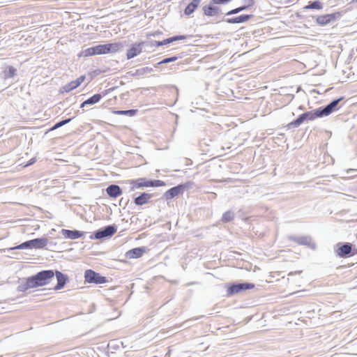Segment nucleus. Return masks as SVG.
Here are the masks:
<instances>
[{
  "label": "nucleus",
  "instance_id": "1",
  "mask_svg": "<svg viewBox=\"0 0 357 357\" xmlns=\"http://www.w3.org/2000/svg\"><path fill=\"white\" fill-rule=\"evenodd\" d=\"M54 276V272L52 270L43 271L36 275L28 278L26 281V288H36L48 284Z\"/></svg>",
  "mask_w": 357,
  "mask_h": 357
},
{
  "label": "nucleus",
  "instance_id": "2",
  "mask_svg": "<svg viewBox=\"0 0 357 357\" xmlns=\"http://www.w3.org/2000/svg\"><path fill=\"white\" fill-rule=\"evenodd\" d=\"M130 183L132 185V188H139L143 187H161L165 185V183L162 181H147L145 178H139L135 181H132Z\"/></svg>",
  "mask_w": 357,
  "mask_h": 357
},
{
  "label": "nucleus",
  "instance_id": "3",
  "mask_svg": "<svg viewBox=\"0 0 357 357\" xmlns=\"http://www.w3.org/2000/svg\"><path fill=\"white\" fill-rule=\"evenodd\" d=\"M85 281L88 283L104 284L107 282L105 277L100 275L99 273L93 270H86L84 273Z\"/></svg>",
  "mask_w": 357,
  "mask_h": 357
},
{
  "label": "nucleus",
  "instance_id": "4",
  "mask_svg": "<svg viewBox=\"0 0 357 357\" xmlns=\"http://www.w3.org/2000/svg\"><path fill=\"white\" fill-rule=\"evenodd\" d=\"M255 288V284L252 283H241L232 284L229 286L227 289V294L228 296H231L234 294H238L241 291L252 289Z\"/></svg>",
  "mask_w": 357,
  "mask_h": 357
},
{
  "label": "nucleus",
  "instance_id": "5",
  "mask_svg": "<svg viewBox=\"0 0 357 357\" xmlns=\"http://www.w3.org/2000/svg\"><path fill=\"white\" fill-rule=\"evenodd\" d=\"M202 11L204 15L209 17H219L223 14L220 8L216 4H213L212 1L208 5L203 6Z\"/></svg>",
  "mask_w": 357,
  "mask_h": 357
},
{
  "label": "nucleus",
  "instance_id": "6",
  "mask_svg": "<svg viewBox=\"0 0 357 357\" xmlns=\"http://www.w3.org/2000/svg\"><path fill=\"white\" fill-rule=\"evenodd\" d=\"M47 244V240L45 238H36L33 240H31L29 241H26L17 246L12 248L11 250L14 249H24L29 248L30 246H33L35 248H43Z\"/></svg>",
  "mask_w": 357,
  "mask_h": 357
},
{
  "label": "nucleus",
  "instance_id": "7",
  "mask_svg": "<svg viewBox=\"0 0 357 357\" xmlns=\"http://www.w3.org/2000/svg\"><path fill=\"white\" fill-rule=\"evenodd\" d=\"M317 118L314 112H307L300 115L296 120L289 123L288 127L294 126L298 127L304 122L305 120L307 119L312 121Z\"/></svg>",
  "mask_w": 357,
  "mask_h": 357
},
{
  "label": "nucleus",
  "instance_id": "8",
  "mask_svg": "<svg viewBox=\"0 0 357 357\" xmlns=\"http://www.w3.org/2000/svg\"><path fill=\"white\" fill-rule=\"evenodd\" d=\"M83 56L85 57L91 56L98 54H106V48L105 45H98L86 49L82 52Z\"/></svg>",
  "mask_w": 357,
  "mask_h": 357
},
{
  "label": "nucleus",
  "instance_id": "9",
  "mask_svg": "<svg viewBox=\"0 0 357 357\" xmlns=\"http://www.w3.org/2000/svg\"><path fill=\"white\" fill-rule=\"evenodd\" d=\"M85 79H86L85 75L79 76L78 78H77V79H75L74 81H71L69 83H68L67 84L64 85L61 88V92L62 93H64V92L69 93L71 91H73V89H77L82 83L84 82Z\"/></svg>",
  "mask_w": 357,
  "mask_h": 357
},
{
  "label": "nucleus",
  "instance_id": "10",
  "mask_svg": "<svg viewBox=\"0 0 357 357\" xmlns=\"http://www.w3.org/2000/svg\"><path fill=\"white\" fill-rule=\"evenodd\" d=\"M340 100V99L334 100L329 105H328L325 108H319L315 110L314 113L316 114L317 118L329 115L335 109V107L337 106Z\"/></svg>",
  "mask_w": 357,
  "mask_h": 357
},
{
  "label": "nucleus",
  "instance_id": "11",
  "mask_svg": "<svg viewBox=\"0 0 357 357\" xmlns=\"http://www.w3.org/2000/svg\"><path fill=\"white\" fill-rule=\"evenodd\" d=\"M143 42L133 44L127 51L126 56L128 59H130L139 55L142 51Z\"/></svg>",
  "mask_w": 357,
  "mask_h": 357
},
{
  "label": "nucleus",
  "instance_id": "12",
  "mask_svg": "<svg viewBox=\"0 0 357 357\" xmlns=\"http://www.w3.org/2000/svg\"><path fill=\"white\" fill-rule=\"evenodd\" d=\"M240 3L241 4V6L227 12L225 15L236 14L242 10H246L247 8L252 6L255 3V1L254 0H241Z\"/></svg>",
  "mask_w": 357,
  "mask_h": 357
},
{
  "label": "nucleus",
  "instance_id": "13",
  "mask_svg": "<svg viewBox=\"0 0 357 357\" xmlns=\"http://www.w3.org/2000/svg\"><path fill=\"white\" fill-rule=\"evenodd\" d=\"M252 15L243 14L238 17L233 18H223L220 20L218 22H245L248 20H250L252 18Z\"/></svg>",
  "mask_w": 357,
  "mask_h": 357
},
{
  "label": "nucleus",
  "instance_id": "14",
  "mask_svg": "<svg viewBox=\"0 0 357 357\" xmlns=\"http://www.w3.org/2000/svg\"><path fill=\"white\" fill-rule=\"evenodd\" d=\"M116 231V229L113 226H107L104 229L98 231L95 234V238L100 239L104 237L111 236Z\"/></svg>",
  "mask_w": 357,
  "mask_h": 357
},
{
  "label": "nucleus",
  "instance_id": "15",
  "mask_svg": "<svg viewBox=\"0 0 357 357\" xmlns=\"http://www.w3.org/2000/svg\"><path fill=\"white\" fill-rule=\"evenodd\" d=\"M61 233L65 238L77 239L84 236V232L77 230L62 229Z\"/></svg>",
  "mask_w": 357,
  "mask_h": 357
},
{
  "label": "nucleus",
  "instance_id": "16",
  "mask_svg": "<svg viewBox=\"0 0 357 357\" xmlns=\"http://www.w3.org/2000/svg\"><path fill=\"white\" fill-rule=\"evenodd\" d=\"M184 188H185V185H178L177 186L170 188L165 192L166 198L167 199H172L174 197L178 195L179 194H181L183 192Z\"/></svg>",
  "mask_w": 357,
  "mask_h": 357
},
{
  "label": "nucleus",
  "instance_id": "17",
  "mask_svg": "<svg viewBox=\"0 0 357 357\" xmlns=\"http://www.w3.org/2000/svg\"><path fill=\"white\" fill-rule=\"evenodd\" d=\"M54 275H56V279H57V284L54 287V290H59L63 288L65 286L66 281L68 280V278L66 275L63 274L62 273L59 271H56L54 273Z\"/></svg>",
  "mask_w": 357,
  "mask_h": 357
},
{
  "label": "nucleus",
  "instance_id": "18",
  "mask_svg": "<svg viewBox=\"0 0 357 357\" xmlns=\"http://www.w3.org/2000/svg\"><path fill=\"white\" fill-rule=\"evenodd\" d=\"M185 38H186V36H183V35L176 36H173V37L165 39L162 41H155L154 43V45L155 47H159V46H162V45H165L173 43L174 41L185 40Z\"/></svg>",
  "mask_w": 357,
  "mask_h": 357
},
{
  "label": "nucleus",
  "instance_id": "19",
  "mask_svg": "<svg viewBox=\"0 0 357 357\" xmlns=\"http://www.w3.org/2000/svg\"><path fill=\"white\" fill-rule=\"evenodd\" d=\"M352 252V246L350 243H346L337 248V255L340 257H344L346 255H350Z\"/></svg>",
  "mask_w": 357,
  "mask_h": 357
},
{
  "label": "nucleus",
  "instance_id": "20",
  "mask_svg": "<svg viewBox=\"0 0 357 357\" xmlns=\"http://www.w3.org/2000/svg\"><path fill=\"white\" fill-rule=\"evenodd\" d=\"M145 252L144 248H135L126 252V257L129 259H136L141 257Z\"/></svg>",
  "mask_w": 357,
  "mask_h": 357
},
{
  "label": "nucleus",
  "instance_id": "21",
  "mask_svg": "<svg viewBox=\"0 0 357 357\" xmlns=\"http://www.w3.org/2000/svg\"><path fill=\"white\" fill-rule=\"evenodd\" d=\"M107 193L112 197L116 198L122 193L121 189L119 185H111L106 189Z\"/></svg>",
  "mask_w": 357,
  "mask_h": 357
},
{
  "label": "nucleus",
  "instance_id": "22",
  "mask_svg": "<svg viewBox=\"0 0 357 357\" xmlns=\"http://www.w3.org/2000/svg\"><path fill=\"white\" fill-rule=\"evenodd\" d=\"M151 198V195L144 192L135 199V204L138 206L144 205Z\"/></svg>",
  "mask_w": 357,
  "mask_h": 357
},
{
  "label": "nucleus",
  "instance_id": "23",
  "mask_svg": "<svg viewBox=\"0 0 357 357\" xmlns=\"http://www.w3.org/2000/svg\"><path fill=\"white\" fill-rule=\"evenodd\" d=\"M122 47L123 45L121 43L105 44L106 54L117 52Z\"/></svg>",
  "mask_w": 357,
  "mask_h": 357
},
{
  "label": "nucleus",
  "instance_id": "24",
  "mask_svg": "<svg viewBox=\"0 0 357 357\" xmlns=\"http://www.w3.org/2000/svg\"><path fill=\"white\" fill-rule=\"evenodd\" d=\"M201 1L202 0H192V1L185 7L184 10V14L186 15L192 14L198 7Z\"/></svg>",
  "mask_w": 357,
  "mask_h": 357
},
{
  "label": "nucleus",
  "instance_id": "25",
  "mask_svg": "<svg viewBox=\"0 0 357 357\" xmlns=\"http://www.w3.org/2000/svg\"><path fill=\"white\" fill-rule=\"evenodd\" d=\"M102 98V96L99 93L95 94L89 99L86 100L81 104V107H84L86 105H93L98 102Z\"/></svg>",
  "mask_w": 357,
  "mask_h": 357
},
{
  "label": "nucleus",
  "instance_id": "26",
  "mask_svg": "<svg viewBox=\"0 0 357 357\" xmlns=\"http://www.w3.org/2000/svg\"><path fill=\"white\" fill-rule=\"evenodd\" d=\"M335 20V14H329L319 16L317 18L316 22H331Z\"/></svg>",
  "mask_w": 357,
  "mask_h": 357
},
{
  "label": "nucleus",
  "instance_id": "27",
  "mask_svg": "<svg viewBox=\"0 0 357 357\" xmlns=\"http://www.w3.org/2000/svg\"><path fill=\"white\" fill-rule=\"evenodd\" d=\"M137 109H129V110H116L113 111V113L115 114H121V115H128V116H134L137 114Z\"/></svg>",
  "mask_w": 357,
  "mask_h": 357
},
{
  "label": "nucleus",
  "instance_id": "28",
  "mask_svg": "<svg viewBox=\"0 0 357 357\" xmlns=\"http://www.w3.org/2000/svg\"><path fill=\"white\" fill-rule=\"evenodd\" d=\"M17 73V70L13 66H8L4 71L5 77L6 78L13 77Z\"/></svg>",
  "mask_w": 357,
  "mask_h": 357
},
{
  "label": "nucleus",
  "instance_id": "29",
  "mask_svg": "<svg viewBox=\"0 0 357 357\" xmlns=\"http://www.w3.org/2000/svg\"><path fill=\"white\" fill-rule=\"evenodd\" d=\"M305 9H321L322 8V3L319 1H314L310 3L305 7Z\"/></svg>",
  "mask_w": 357,
  "mask_h": 357
},
{
  "label": "nucleus",
  "instance_id": "30",
  "mask_svg": "<svg viewBox=\"0 0 357 357\" xmlns=\"http://www.w3.org/2000/svg\"><path fill=\"white\" fill-rule=\"evenodd\" d=\"M234 219V213L230 211H226L223 215H222V221L223 222H230L232 220Z\"/></svg>",
  "mask_w": 357,
  "mask_h": 357
},
{
  "label": "nucleus",
  "instance_id": "31",
  "mask_svg": "<svg viewBox=\"0 0 357 357\" xmlns=\"http://www.w3.org/2000/svg\"><path fill=\"white\" fill-rule=\"evenodd\" d=\"M71 121V119H66V120H63V121H61L57 123H56L51 129L50 130H56L64 125H66V123H69L70 121Z\"/></svg>",
  "mask_w": 357,
  "mask_h": 357
},
{
  "label": "nucleus",
  "instance_id": "32",
  "mask_svg": "<svg viewBox=\"0 0 357 357\" xmlns=\"http://www.w3.org/2000/svg\"><path fill=\"white\" fill-rule=\"evenodd\" d=\"M231 0H212L213 4H227Z\"/></svg>",
  "mask_w": 357,
  "mask_h": 357
},
{
  "label": "nucleus",
  "instance_id": "33",
  "mask_svg": "<svg viewBox=\"0 0 357 357\" xmlns=\"http://www.w3.org/2000/svg\"><path fill=\"white\" fill-rule=\"evenodd\" d=\"M176 59H177V58L176 56H173V57L165 59L160 63H169L172 61H174Z\"/></svg>",
  "mask_w": 357,
  "mask_h": 357
},
{
  "label": "nucleus",
  "instance_id": "34",
  "mask_svg": "<svg viewBox=\"0 0 357 357\" xmlns=\"http://www.w3.org/2000/svg\"><path fill=\"white\" fill-rule=\"evenodd\" d=\"M310 241V238H308L307 237H303V238H300L298 240V242L301 244H307Z\"/></svg>",
  "mask_w": 357,
  "mask_h": 357
},
{
  "label": "nucleus",
  "instance_id": "35",
  "mask_svg": "<svg viewBox=\"0 0 357 357\" xmlns=\"http://www.w3.org/2000/svg\"><path fill=\"white\" fill-rule=\"evenodd\" d=\"M36 162V159L35 158H32L30 160V161L29 162L28 164H26L24 167H27L31 164H33L34 162Z\"/></svg>",
  "mask_w": 357,
  "mask_h": 357
},
{
  "label": "nucleus",
  "instance_id": "36",
  "mask_svg": "<svg viewBox=\"0 0 357 357\" xmlns=\"http://www.w3.org/2000/svg\"><path fill=\"white\" fill-rule=\"evenodd\" d=\"M356 253H357V250H356L354 252H353V253L351 254V255H356Z\"/></svg>",
  "mask_w": 357,
  "mask_h": 357
},
{
  "label": "nucleus",
  "instance_id": "37",
  "mask_svg": "<svg viewBox=\"0 0 357 357\" xmlns=\"http://www.w3.org/2000/svg\"><path fill=\"white\" fill-rule=\"evenodd\" d=\"M354 1H356L357 2V0H354Z\"/></svg>",
  "mask_w": 357,
  "mask_h": 357
}]
</instances>
